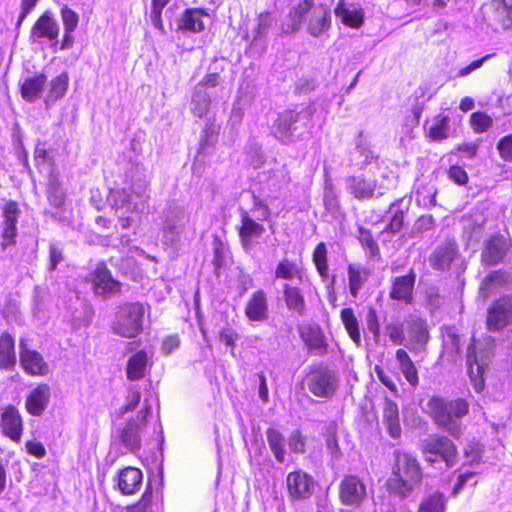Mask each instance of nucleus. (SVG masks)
Returning a JSON list of instances; mask_svg holds the SVG:
<instances>
[{
	"instance_id": "nucleus-1",
	"label": "nucleus",
	"mask_w": 512,
	"mask_h": 512,
	"mask_svg": "<svg viewBox=\"0 0 512 512\" xmlns=\"http://www.w3.org/2000/svg\"><path fill=\"white\" fill-rule=\"evenodd\" d=\"M470 403L465 398L447 399L432 396L424 411L443 431L458 439L463 434L462 419L469 413Z\"/></svg>"
},
{
	"instance_id": "nucleus-2",
	"label": "nucleus",
	"mask_w": 512,
	"mask_h": 512,
	"mask_svg": "<svg viewBox=\"0 0 512 512\" xmlns=\"http://www.w3.org/2000/svg\"><path fill=\"white\" fill-rule=\"evenodd\" d=\"M393 457L394 464L386 482L387 489L401 498H407L421 483L420 463L412 454L402 450H395Z\"/></svg>"
},
{
	"instance_id": "nucleus-3",
	"label": "nucleus",
	"mask_w": 512,
	"mask_h": 512,
	"mask_svg": "<svg viewBox=\"0 0 512 512\" xmlns=\"http://www.w3.org/2000/svg\"><path fill=\"white\" fill-rule=\"evenodd\" d=\"M148 198V182L140 179L128 188L111 190L108 202L115 209L122 228H128L133 222L129 214L142 211Z\"/></svg>"
},
{
	"instance_id": "nucleus-4",
	"label": "nucleus",
	"mask_w": 512,
	"mask_h": 512,
	"mask_svg": "<svg viewBox=\"0 0 512 512\" xmlns=\"http://www.w3.org/2000/svg\"><path fill=\"white\" fill-rule=\"evenodd\" d=\"M309 119L310 112L308 110L299 112L286 110L278 115L273 123L272 132L282 143H291L307 130Z\"/></svg>"
},
{
	"instance_id": "nucleus-5",
	"label": "nucleus",
	"mask_w": 512,
	"mask_h": 512,
	"mask_svg": "<svg viewBox=\"0 0 512 512\" xmlns=\"http://www.w3.org/2000/svg\"><path fill=\"white\" fill-rule=\"evenodd\" d=\"M421 451L427 462L435 463L440 458L449 468L453 467L456 463V447L446 436L438 434L429 435L422 441Z\"/></svg>"
},
{
	"instance_id": "nucleus-6",
	"label": "nucleus",
	"mask_w": 512,
	"mask_h": 512,
	"mask_svg": "<svg viewBox=\"0 0 512 512\" xmlns=\"http://www.w3.org/2000/svg\"><path fill=\"white\" fill-rule=\"evenodd\" d=\"M145 314L144 306L140 303L125 304L120 307L113 330L122 337H135L142 330Z\"/></svg>"
},
{
	"instance_id": "nucleus-7",
	"label": "nucleus",
	"mask_w": 512,
	"mask_h": 512,
	"mask_svg": "<svg viewBox=\"0 0 512 512\" xmlns=\"http://www.w3.org/2000/svg\"><path fill=\"white\" fill-rule=\"evenodd\" d=\"M290 178L285 166L274 170L263 171L258 175L257 192L260 196L277 200L280 197L281 190L286 187Z\"/></svg>"
},
{
	"instance_id": "nucleus-8",
	"label": "nucleus",
	"mask_w": 512,
	"mask_h": 512,
	"mask_svg": "<svg viewBox=\"0 0 512 512\" xmlns=\"http://www.w3.org/2000/svg\"><path fill=\"white\" fill-rule=\"evenodd\" d=\"M152 412L151 404L148 399H144L143 407L135 419H131L126 426L119 430V438L122 444L131 452L138 450L141 444L140 430L146 423Z\"/></svg>"
},
{
	"instance_id": "nucleus-9",
	"label": "nucleus",
	"mask_w": 512,
	"mask_h": 512,
	"mask_svg": "<svg viewBox=\"0 0 512 512\" xmlns=\"http://www.w3.org/2000/svg\"><path fill=\"white\" fill-rule=\"evenodd\" d=\"M477 350L478 347L475 343L469 345L466 356V364L471 385L477 393H480L483 391L485 386L483 373L488 366L490 352L483 351L478 353Z\"/></svg>"
},
{
	"instance_id": "nucleus-10",
	"label": "nucleus",
	"mask_w": 512,
	"mask_h": 512,
	"mask_svg": "<svg viewBox=\"0 0 512 512\" xmlns=\"http://www.w3.org/2000/svg\"><path fill=\"white\" fill-rule=\"evenodd\" d=\"M367 495V486L357 475H347L339 484V499L345 506L360 507Z\"/></svg>"
},
{
	"instance_id": "nucleus-11",
	"label": "nucleus",
	"mask_w": 512,
	"mask_h": 512,
	"mask_svg": "<svg viewBox=\"0 0 512 512\" xmlns=\"http://www.w3.org/2000/svg\"><path fill=\"white\" fill-rule=\"evenodd\" d=\"M512 323V298L503 296L494 301L487 311L486 326L490 332H499Z\"/></svg>"
},
{
	"instance_id": "nucleus-12",
	"label": "nucleus",
	"mask_w": 512,
	"mask_h": 512,
	"mask_svg": "<svg viewBox=\"0 0 512 512\" xmlns=\"http://www.w3.org/2000/svg\"><path fill=\"white\" fill-rule=\"evenodd\" d=\"M60 27L57 20L50 11L44 12L34 23L31 29L30 38L33 42L45 39L51 43V48L56 52L59 44Z\"/></svg>"
},
{
	"instance_id": "nucleus-13",
	"label": "nucleus",
	"mask_w": 512,
	"mask_h": 512,
	"mask_svg": "<svg viewBox=\"0 0 512 512\" xmlns=\"http://www.w3.org/2000/svg\"><path fill=\"white\" fill-rule=\"evenodd\" d=\"M307 385L315 396L330 397L336 390V377L332 370L320 367L310 373Z\"/></svg>"
},
{
	"instance_id": "nucleus-14",
	"label": "nucleus",
	"mask_w": 512,
	"mask_h": 512,
	"mask_svg": "<svg viewBox=\"0 0 512 512\" xmlns=\"http://www.w3.org/2000/svg\"><path fill=\"white\" fill-rule=\"evenodd\" d=\"M240 218L241 224L238 228V235L243 249L249 252L256 244L255 239L262 237L264 234L265 227L254 220L246 210H241Z\"/></svg>"
},
{
	"instance_id": "nucleus-15",
	"label": "nucleus",
	"mask_w": 512,
	"mask_h": 512,
	"mask_svg": "<svg viewBox=\"0 0 512 512\" xmlns=\"http://www.w3.org/2000/svg\"><path fill=\"white\" fill-rule=\"evenodd\" d=\"M286 485L289 496L293 500L309 498L314 491V480L302 470L290 472L286 478Z\"/></svg>"
},
{
	"instance_id": "nucleus-16",
	"label": "nucleus",
	"mask_w": 512,
	"mask_h": 512,
	"mask_svg": "<svg viewBox=\"0 0 512 512\" xmlns=\"http://www.w3.org/2000/svg\"><path fill=\"white\" fill-rule=\"evenodd\" d=\"M20 216V209L18 204L9 200L2 212L3 222L1 224V233L3 241L1 246L3 249L15 244V238L17 236V223Z\"/></svg>"
},
{
	"instance_id": "nucleus-17",
	"label": "nucleus",
	"mask_w": 512,
	"mask_h": 512,
	"mask_svg": "<svg viewBox=\"0 0 512 512\" xmlns=\"http://www.w3.org/2000/svg\"><path fill=\"white\" fill-rule=\"evenodd\" d=\"M0 428L4 436L15 443L21 441L23 434V420L19 410L8 405L1 414Z\"/></svg>"
},
{
	"instance_id": "nucleus-18",
	"label": "nucleus",
	"mask_w": 512,
	"mask_h": 512,
	"mask_svg": "<svg viewBox=\"0 0 512 512\" xmlns=\"http://www.w3.org/2000/svg\"><path fill=\"white\" fill-rule=\"evenodd\" d=\"M92 288L97 295L108 296L117 292L120 283L113 279L110 271L104 264H98L89 278Z\"/></svg>"
},
{
	"instance_id": "nucleus-19",
	"label": "nucleus",
	"mask_w": 512,
	"mask_h": 512,
	"mask_svg": "<svg viewBox=\"0 0 512 512\" xmlns=\"http://www.w3.org/2000/svg\"><path fill=\"white\" fill-rule=\"evenodd\" d=\"M245 316L253 322H263L269 317V305L267 294L264 290L254 291L248 299L245 309Z\"/></svg>"
},
{
	"instance_id": "nucleus-20",
	"label": "nucleus",
	"mask_w": 512,
	"mask_h": 512,
	"mask_svg": "<svg viewBox=\"0 0 512 512\" xmlns=\"http://www.w3.org/2000/svg\"><path fill=\"white\" fill-rule=\"evenodd\" d=\"M187 221L188 216L183 208L179 206L169 207L165 212V222L163 226L165 238L173 242L183 231Z\"/></svg>"
},
{
	"instance_id": "nucleus-21",
	"label": "nucleus",
	"mask_w": 512,
	"mask_h": 512,
	"mask_svg": "<svg viewBox=\"0 0 512 512\" xmlns=\"http://www.w3.org/2000/svg\"><path fill=\"white\" fill-rule=\"evenodd\" d=\"M308 20V32L318 37L329 29L331 24L330 10L327 6L319 4L315 6L313 2L312 9L308 12L306 18Z\"/></svg>"
},
{
	"instance_id": "nucleus-22",
	"label": "nucleus",
	"mask_w": 512,
	"mask_h": 512,
	"mask_svg": "<svg viewBox=\"0 0 512 512\" xmlns=\"http://www.w3.org/2000/svg\"><path fill=\"white\" fill-rule=\"evenodd\" d=\"M20 363L26 373L34 376H44L49 373V365L42 355L29 349H22L20 352Z\"/></svg>"
},
{
	"instance_id": "nucleus-23",
	"label": "nucleus",
	"mask_w": 512,
	"mask_h": 512,
	"mask_svg": "<svg viewBox=\"0 0 512 512\" xmlns=\"http://www.w3.org/2000/svg\"><path fill=\"white\" fill-rule=\"evenodd\" d=\"M347 191L356 199L363 200L372 198L375 195H382L383 192L376 193V182L367 180L359 176H350L345 180Z\"/></svg>"
},
{
	"instance_id": "nucleus-24",
	"label": "nucleus",
	"mask_w": 512,
	"mask_h": 512,
	"mask_svg": "<svg viewBox=\"0 0 512 512\" xmlns=\"http://www.w3.org/2000/svg\"><path fill=\"white\" fill-rule=\"evenodd\" d=\"M335 16L351 28H360L364 22V13L360 7L339 0L334 9Z\"/></svg>"
},
{
	"instance_id": "nucleus-25",
	"label": "nucleus",
	"mask_w": 512,
	"mask_h": 512,
	"mask_svg": "<svg viewBox=\"0 0 512 512\" xmlns=\"http://www.w3.org/2000/svg\"><path fill=\"white\" fill-rule=\"evenodd\" d=\"M508 246L502 235H494L487 242L481 253L482 261L487 265H494L502 261Z\"/></svg>"
},
{
	"instance_id": "nucleus-26",
	"label": "nucleus",
	"mask_w": 512,
	"mask_h": 512,
	"mask_svg": "<svg viewBox=\"0 0 512 512\" xmlns=\"http://www.w3.org/2000/svg\"><path fill=\"white\" fill-rule=\"evenodd\" d=\"M143 474L140 469L127 467L120 471L117 486L123 495L135 494L141 487Z\"/></svg>"
},
{
	"instance_id": "nucleus-27",
	"label": "nucleus",
	"mask_w": 512,
	"mask_h": 512,
	"mask_svg": "<svg viewBox=\"0 0 512 512\" xmlns=\"http://www.w3.org/2000/svg\"><path fill=\"white\" fill-rule=\"evenodd\" d=\"M50 400V387L47 384H41L33 389L26 399V409L34 416H40Z\"/></svg>"
},
{
	"instance_id": "nucleus-28",
	"label": "nucleus",
	"mask_w": 512,
	"mask_h": 512,
	"mask_svg": "<svg viewBox=\"0 0 512 512\" xmlns=\"http://www.w3.org/2000/svg\"><path fill=\"white\" fill-rule=\"evenodd\" d=\"M382 422L391 438L399 439L401 437L398 405L390 399H386L383 404Z\"/></svg>"
},
{
	"instance_id": "nucleus-29",
	"label": "nucleus",
	"mask_w": 512,
	"mask_h": 512,
	"mask_svg": "<svg viewBox=\"0 0 512 512\" xmlns=\"http://www.w3.org/2000/svg\"><path fill=\"white\" fill-rule=\"evenodd\" d=\"M61 20L64 27V36L60 44V50H67L73 46L74 37L72 33L77 28L79 22L78 14L69 8L67 5H63L60 10Z\"/></svg>"
},
{
	"instance_id": "nucleus-30",
	"label": "nucleus",
	"mask_w": 512,
	"mask_h": 512,
	"mask_svg": "<svg viewBox=\"0 0 512 512\" xmlns=\"http://www.w3.org/2000/svg\"><path fill=\"white\" fill-rule=\"evenodd\" d=\"M457 245L453 241H447L439 246L431 256L430 262L433 268L446 270L457 256Z\"/></svg>"
},
{
	"instance_id": "nucleus-31",
	"label": "nucleus",
	"mask_w": 512,
	"mask_h": 512,
	"mask_svg": "<svg viewBox=\"0 0 512 512\" xmlns=\"http://www.w3.org/2000/svg\"><path fill=\"white\" fill-rule=\"evenodd\" d=\"M46 81L47 77L43 73L26 78L21 85L22 98L31 103L38 100L42 95Z\"/></svg>"
},
{
	"instance_id": "nucleus-32",
	"label": "nucleus",
	"mask_w": 512,
	"mask_h": 512,
	"mask_svg": "<svg viewBox=\"0 0 512 512\" xmlns=\"http://www.w3.org/2000/svg\"><path fill=\"white\" fill-rule=\"evenodd\" d=\"M312 7L313 0H304L297 7H295L289 13L287 23H284L282 26L283 33L289 34L298 31L302 21L306 18Z\"/></svg>"
},
{
	"instance_id": "nucleus-33",
	"label": "nucleus",
	"mask_w": 512,
	"mask_h": 512,
	"mask_svg": "<svg viewBox=\"0 0 512 512\" xmlns=\"http://www.w3.org/2000/svg\"><path fill=\"white\" fill-rule=\"evenodd\" d=\"M415 283L414 274L396 277L393 281L390 291V297L396 300L410 302L412 300V290Z\"/></svg>"
},
{
	"instance_id": "nucleus-34",
	"label": "nucleus",
	"mask_w": 512,
	"mask_h": 512,
	"mask_svg": "<svg viewBox=\"0 0 512 512\" xmlns=\"http://www.w3.org/2000/svg\"><path fill=\"white\" fill-rule=\"evenodd\" d=\"M284 302L288 310L303 316L306 312V303L300 289L290 284L283 285Z\"/></svg>"
},
{
	"instance_id": "nucleus-35",
	"label": "nucleus",
	"mask_w": 512,
	"mask_h": 512,
	"mask_svg": "<svg viewBox=\"0 0 512 512\" xmlns=\"http://www.w3.org/2000/svg\"><path fill=\"white\" fill-rule=\"evenodd\" d=\"M204 16L200 9H187L177 21L178 29L193 33L202 31L205 27Z\"/></svg>"
},
{
	"instance_id": "nucleus-36",
	"label": "nucleus",
	"mask_w": 512,
	"mask_h": 512,
	"mask_svg": "<svg viewBox=\"0 0 512 512\" xmlns=\"http://www.w3.org/2000/svg\"><path fill=\"white\" fill-rule=\"evenodd\" d=\"M493 19L503 29H512V0H492Z\"/></svg>"
},
{
	"instance_id": "nucleus-37",
	"label": "nucleus",
	"mask_w": 512,
	"mask_h": 512,
	"mask_svg": "<svg viewBox=\"0 0 512 512\" xmlns=\"http://www.w3.org/2000/svg\"><path fill=\"white\" fill-rule=\"evenodd\" d=\"M16 364L15 342L8 333L0 336V369L10 370Z\"/></svg>"
},
{
	"instance_id": "nucleus-38",
	"label": "nucleus",
	"mask_w": 512,
	"mask_h": 512,
	"mask_svg": "<svg viewBox=\"0 0 512 512\" xmlns=\"http://www.w3.org/2000/svg\"><path fill=\"white\" fill-rule=\"evenodd\" d=\"M148 356L145 351H138L132 355L127 363L126 374L131 381L142 379L145 376Z\"/></svg>"
},
{
	"instance_id": "nucleus-39",
	"label": "nucleus",
	"mask_w": 512,
	"mask_h": 512,
	"mask_svg": "<svg viewBox=\"0 0 512 512\" xmlns=\"http://www.w3.org/2000/svg\"><path fill=\"white\" fill-rule=\"evenodd\" d=\"M374 159V153L369 145L359 137L351 154V162L359 169H365Z\"/></svg>"
},
{
	"instance_id": "nucleus-40",
	"label": "nucleus",
	"mask_w": 512,
	"mask_h": 512,
	"mask_svg": "<svg viewBox=\"0 0 512 512\" xmlns=\"http://www.w3.org/2000/svg\"><path fill=\"white\" fill-rule=\"evenodd\" d=\"M266 437H267V442H268L269 448H270L271 452L273 453L275 459L279 463H284L286 460V452H285V439H284L283 434L274 428H269L266 431Z\"/></svg>"
},
{
	"instance_id": "nucleus-41",
	"label": "nucleus",
	"mask_w": 512,
	"mask_h": 512,
	"mask_svg": "<svg viewBox=\"0 0 512 512\" xmlns=\"http://www.w3.org/2000/svg\"><path fill=\"white\" fill-rule=\"evenodd\" d=\"M396 359L399 362L401 372L409 384L414 387L418 385L419 378L417 369L408 353L404 349H398L396 351Z\"/></svg>"
},
{
	"instance_id": "nucleus-42",
	"label": "nucleus",
	"mask_w": 512,
	"mask_h": 512,
	"mask_svg": "<svg viewBox=\"0 0 512 512\" xmlns=\"http://www.w3.org/2000/svg\"><path fill=\"white\" fill-rule=\"evenodd\" d=\"M341 321L345 326L347 333L349 334L352 341L360 346L361 335L359 330V324L357 318L351 308H344L341 310Z\"/></svg>"
},
{
	"instance_id": "nucleus-43",
	"label": "nucleus",
	"mask_w": 512,
	"mask_h": 512,
	"mask_svg": "<svg viewBox=\"0 0 512 512\" xmlns=\"http://www.w3.org/2000/svg\"><path fill=\"white\" fill-rule=\"evenodd\" d=\"M210 106V97L201 85L196 89L192 96L191 110L193 114L199 118L206 115Z\"/></svg>"
},
{
	"instance_id": "nucleus-44",
	"label": "nucleus",
	"mask_w": 512,
	"mask_h": 512,
	"mask_svg": "<svg viewBox=\"0 0 512 512\" xmlns=\"http://www.w3.org/2000/svg\"><path fill=\"white\" fill-rule=\"evenodd\" d=\"M69 76L66 72L53 78L50 82V88L47 94L46 101H56L62 98L68 89Z\"/></svg>"
},
{
	"instance_id": "nucleus-45",
	"label": "nucleus",
	"mask_w": 512,
	"mask_h": 512,
	"mask_svg": "<svg viewBox=\"0 0 512 512\" xmlns=\"http://www.w3.org/2000/svg\"><path fill=\"white\" fill-rule=\"evenodd\" d=\"M446 499L442 493L436 492L427 496L419 505L418 512H445Z\"/></svg>"
},
{
	"instance_id": "nucleus-46",
	"label": "nucleus",
	"mask_w": 512,
	"mask_h": 512,
	"mask_svg": "<svg viewBox=\"0 0 512 512\" xmlns=\"http://www.w3.org/2000/svg\"><path fill=\"white\" fill-rule=\"evenodd\" d=\"M450 118L448 116L437 117L428 129L429 137L434 141H441L449 137Z\"/></svg>"
},
{
	"instance_id": "nucleus-47",
	"label": "nucleus",
	"mask_w": 512,
	"mask_h": 512,
	"mask_svg": "<svg viewBox=\"0 0 512 512\" xmlns=\"http://www.w3.org/2000/svg\"><path fill=\"white\" fill-rule=\"evenodd\" d=\"M275 278L285 280H292L294 278H298L301 280L302 274L297 264L287 259H283L276 266Z\"/></svg>"
},
{
	"instance_id": "nucleus-48",
	"label": "nucleus",
	"mask_w": 512,
	"mask_h": 512,
	"mask_svg": "<svg viewBox=\"0 0 512 512\" xmlns=\"http://www.w3.org/2000/svg\"><path fill=\"white\" fill-rule=\"evenodd\" d=\"M312 258L319 275L323 279H326L328 277L329 269L327 263V248L323 242L316 246Z\"/></svg>"
},
{
	"instance_id": "nucleus-49",
	"label": "nucleus",
	"mask_w": 512,
	"mask_h": 512,
	"mask_svg": "<svg viewBox=\"0 0 512 512\" xmlns=\"http://www.w3.org/2000/svg\"><path fill=\"white\" fill-rule=\"evenodd\" d=\"M48 200L56 208L61 207L65 201V193L58 180L51 176L47 188Z\"/></svg>"
},
{
	"instance_id": "nucleus-50",
	"label": "nucleus",
	"mask_w": 512,
	"mask_h": 512,
	"mask_svg": "<svg viewBox=\"0 0 512 512\" xmlns=\"http://www.w3.org/2000/svg\"><path fill=\"white\" fill-rule=\"evenodd\" d=\"M301 338L310 351L316 354H323L326 351L323 336L319 331H311L308 334L301 333Z\"/></svg>"
},
{
	"instance_id": "nucleus-51",
	"label": "nucleus",
	"mask_w": 512,
	"mask_h": 512,
	"mask_svg": "<svg viewBox=\"0 0 512 512\" xmlns=\"http://www.w3.org/2000/svg\"><path fill=\"white\" fill-rule=\"evenodd\" d=\"M359 241L363 248L369 254V257L376 258L379 256L380 251L377 242L374 240L372 233L363 228L359 227Z\"/></svg>"
},
{
	"instance_id": "nucleus-52",
	"label": "nucleus",
	"mask_w": 512,
	"mask_h": 512,
	"mask_svg": "<svg viewBox=\"0 0 512 512\" xmlns=\"http://www.w3.org/2000/svg\"><path fill=\"white\" fill-rule=\"evenodd\" d=\"M470 123L476 133H484L492 126L493 120L484 112H474L470 116Z\"/></svg>"
},
{
	"instance_id": "nucleus-53",
	"label": "nucleus",
	"mask_w": 512,
	"mask_h": 512,
	"mask_svg": "<svg viewBox=\"0 0 512 512\" xmlns=\"http://www.w3.org/2000/svg\"><path fill=\"white\" fill-rule=\"evenodd\" d=\"M326 448L331 455L333 460L341 458L342 453L339 447L338 439L336 437V428L334 425H330L326 431Z\"/></svg>"
},
{
	"instance_id": "nucleus-54",
	"label": "nucleus",
	"mask_w": 512,
	"mask_h": 512,
	"mask_svg": "<svg viewBox=\"0 0 512 512\" xmlns=\"http://www.w3.org/2000/svg\"><path fill=\"white\" fill-rule=\"evenodd\" d=\"M141 393L136 386H131L126 396L125 404L119 409V414L124 415L133 411L140 403Z\"/></svg>"
},
{
	"instance_id": "nucleus-55",
	"label": "nucleus",
	"mask_w": 512,
	"mask_h": 512,
	"mask_svg": "<svg viewBox=\"0 0 512 512\" xmlns=\"http://www.w3.org/2000/svg\"><path fill=\"white\" fill-rule=\"evenodd\" d=\"M269 202L272 201L270 199L264 198L263 196H260V193H258L257 190L253 192V207L255 210H260L258 220L266 221L269 219L271 215Z\"/></svg>"
},
{
	"instance_id": "nucleus-56",
	"label": "nucleus",
	"mask_w": 512,
	"mask_h": 512,
	"mask_svg": "<svg viewBox=\"0 0 512 512\" xmlns=\"http://www.w3.org/2000/svg\"><path fill=\"white\" fill-rule=\"evenodd\" d=\"M271 24L272 19L270 18V14L268 12L260 14L257 19V26L252 32L253 40H258L266 36Z\"/></svg>"
},
{
	"instance_id": "nucleus-57",
	"label": "nucleus",
	"mask_w": 512,
	"mask_h": 512,
	"mask_svg": "<svg viewBox=\"0 0 512 512\" xmlns=\"http://www.w3.org/2000/svg\"><path fill=\"white\" fill-rule=\"evenodd\" d=\"M348 276L350 293L356 298L363 284L362 274L358 269L350 265L348 267Z\"/></svg>"
},
{
	"instance_id": "nucleus-58",
	"label": "nucleus",
	"mask_w": 512,
	"mask_h": 512,
	"mask_svg": "<svg viewBox=\"0 0 512 512\" xmlns=\"http://www.w3.org/2000/svg\"><path fill=\"white\" fill-rule=\"evenodd\" d=\"M170 1L171 0H152L151 21L155 28L160 29V30L163 29L161 13H162L163 8Z\"/></svg>"
},
{
	"instance_id": "nucleus-59",
	"label": "nucleus",
	"mask_w": 512,
	"mask_h": 512,
	"mask_svg": "<svg viewBox=\"0 0 512 512\" xmlns=\"http://www.w3.org/2000/svg\"><path fill=\"white\" fill-rule=\"evenodd\" d=\"M497 150L504 161L512 162V133L499 140Z\"/></svg>"
},
{
	"instance_id": "nucleus-60",
	"label": "nucleus",
	"mask_w": 512,
	"mask_h": 512,
	"mask_svg": "<svg viewBox=\"0 0 512 512\" xmlns=\"http://www.w3.org/2000/svg\"><path fill=\"white\" fill-rule=\"evenodd\" d=\"M288 445L294 453H304L306 446V438L302 435L299 430H294L288 439Z\"/></svg>"
},
{
	"instance_id": "nucleus-61",
	"label": "nucleus",
	"mask_w": 512,
	"mask_h": 512,
	"mask_svg": "<svg viewBox=\"0 0 512 512\" xmlns=\"http://www.w3.org/2000/svg\"><path fill=\"white\" fill-rule=\"evenodd\" d=\"M396 204L392 203L389 208V212L392 213V218L390 220V223L387 227V230H389L392 233H396L401 230L404 222V214L400 210H395Z\"/></svg>"
},
{
	"instance_id": "nucleus-62",
	"label": "nucleus",
	"mask_w": 512,
	"mask_h": 512,
	"mask_svg": "<svg viewBox=\"0 0 512 512\" xmlns=\"http://www.w3.org/2000/svg\"><path fill=\"white\" fill-rule=\"evenodd\" d=\"M501 274L499 272H492L488 276H486L480 286V293L483 297H488L493 290V286L495 283H499L501 281Z\"/></svg>"
},
{
	"instance_id": "nucleus-63",
	"label": "nucleus",
	"mask_w": 512,
	"mask_h": 512,
	"mask_svg": "<svg viewBox=\"0 0 512 512\" xmlns=\"http://www.w3.org/2000/svg\"><path fill=\"white\" fill-rule=\"evenodd\" d=\"M367 329L372 333L375 341L379 340L380 337V325L376 310L370 308L366 316Z\"/></svg>"
},
{
	"instance_id": "nucleus-64",
	"label": "nucleus",
	"mask_w": 512,
	"mask_h": 512,
	"mask_svg": "<svg viewBox=\"0 0 512 512\" xmlns=\"http://www.w3.org/2000/svg\"><path fill=\"white\" fill-rule=\"evenodd\" d=\"M386 333L389 336L390 340L396 344L400 345L404 341V331L401 324L390 323L386 326Z\"/></svg>"
}]
</instances>
